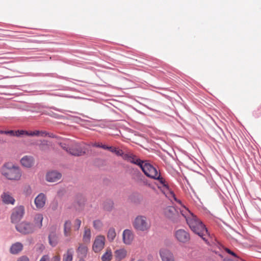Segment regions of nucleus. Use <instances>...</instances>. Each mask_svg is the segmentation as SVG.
Segmentation results:
<instances>
[{
	"instance_id": "nucleus-23",
	"label": "nucleus",
	"mask_w": 261,
	"mask_h": 261,
	"mask_svg": "<svg viewBox=\"0 0 261 261\" xmlns=\"http://www.w3.org/2000/svg\"><path fill=\"white\" fill-rule=\"evenodd\" d=\"M74 251L72 248L68 249L66 254H64L63 261H72Z\"/></svg>"
},
{
	"instance_id": "nucleus-47",
	"label": "nucleus",
	"mask_w": 261,
	"mask_h": 261,
	"mask_svg": "<svg viewBox=\"0 0 261 261\" xmlns=\"http://www.w3.org/2000/svg\"><path fill=\"white\" fill-rule=\"evenodd\" d=\"M34 133H35V131L31 132H28V134H27V136H35Z\"/></svg>"
},
{
	"instance_id": "nucleus-44",
	"label": "nucleus",
	"mask_w": 261,
	"mask_h": 261,
	"mask_svg": "<svg viewBox=\"0 0 261 261\" xmlns=\"http://www.w3.org/2000/svg\"><path fill=\"white\" fill-rule=\"evenodd\" d=\"M49 115L53 117H54L55 118H59V115L57 113H55L54 112H51L49 114Z\"/></svg>"
},
{
	"instance_id": "nucleus-42",
	"label": "nucleus",
	"mask_w": 261,
	"mask_h": 261,
	"mask_svg": "<svg viewBox=\"0 0 261 261\" xmlns=\"http://www.w3.org/2000/svg\"><path fill=\"white\" fill-rule=\"evenodd\" d=\"M49 258L48 255H44L40 258L39 261H49Z\"/></svg>"
},
{
	"instance_id": "nucleus-53",
	"label": "nucleus",
	"mask_w": 261,
	"mask_h": 261,
	"mask_svg": "<svg viewBox=\"0 0 261 261\" xmlns=\"http://www.w3.org/2000/svg\"><path fill=\"white\" fill-rule=\"evenodd\" d=\"M137 261H144V260H142V259H139V260H138Z\"/></svg>"
},
{
	"instance_id": "nucleus-38",
	"label": "nucleus",
	"mask_w": 261,
	"mask_h": 261,
	"mask_svg": "<svg viewBox=\"0 0 261 261\" xmlns=\"http://www.w3.org/2000/svg\"><path fill=\"white\" fill-rule=\"evenodd\" d=\"M81 224V221L79 219H76L74 222V229L75 230H78L80 228Z\"/></svg>"
},
{
	"instance_id": "nucleus-29",
	"label": "nucleus",
	"mask_w": 261,
	"mask_h": 261,
	"mask_svg": "<svg viewBox=\"0 0 261 261\" xmlns=\"http://www.w3.org/2000/svg\"><path fill=\"white\" fill-rule=\"evenodd\" d=\"M116 233L115 232V229L113 227H111L109 229L108 232L107 237H108V240L111 242L113 241L114 240V239L116 237Z\"/></svg>"
},
{
	"instance_id": "nucleus-9",
	"label": "nucleus",
	"mask_w": 261,
	"mask_h": 261,
	"mask_svg": "<svg viewBox=\"0 0 261 261\" xmlns=\"http://www.w3.org/2000/svg\"><path fill=\"white\" fill-rule=\"evenodd\" d=\"M124 160L133 164L138 166L141 168L145 160H142L133 154L125 153Z\"/></svg>"
},
{
	"instance_id": "nucleus-8",
	"label": "nucleus",
	"mask_w": 261,
	"mask_h": 261,
	"mask_svg": "<svg viewBox=\"0 0 261 261\" xmlns=\"http://www.w3.org/2000/svg\"><path fill=\"white\" fill-rule=\"evenodd\" d=\"M176 239L180 242L187 243L190 240L189 233L183 229H179L175 232Z\"/></svg>"
},
{
	"instance_id": "nucleus-19",
	"label": "nucleus",
	"mask_w": 261,
	"mask_h": 261,
	"mask_svg": "<svg viewBox=\"0 0 261 261\" xmlns=\"http://www.w3.org/2000/svg\"><path fill=\"white\" fill-rule=\"evenodd\" d=\"M3 202L6 204H14L15 200L8 192H4L1 195Z\"/></svg>"
},
{
	"instance_id": "nucleus-12",
	"label": "nucleus",
	"mask_w": 261,
	"mask_h": 261,
	"mask_svg": "<svg viewBox=\"0 0 261 261\" xmlns=\"http://www.w3.org/2000/svg\"><path fill=\"white\" fill-rule=\"evenodd\" d=\"M62 177V174L57 171L48 172L46 175V179L49 182H56Z\"/></svg>"
},
{
	"instance_id": "nucleus-48",
	"label": "nucleus",
	"mask_w": 261,
	"mask_h": 261,
	"mask_svg": "<svg viewBox=\"0 0 261 261\" xmlns=\"http://www.w3.org/2000/svg\"><path fill=\"white\" fill-rule=\"evenodd\" d=\"M40 133H42V134H43V133H44V132H40V131H39V130H36V131H35V133H34L35 136H39Z\"/></svg>"
},
{
	"instance_id": "nucleus-33",
	"label": "nucleus",
	"mask_w": 261,
	"mask_h": 261,
	"mask_svg": "<svg viewBox=\"0 0 261 261\" xmlns=\"http://www.w3.org/2000/svg\"><path fill=\"white\" fill-rule=\"evenodd\" d=\"M92 146L94 147L100 148L104 150H107V148H108V145L102 144L101 143L99 142H95L92 144Z\"/></svg>"
},
{
	"instance_id": "nucleus-25",
	"label": "nucleus",
	"mask_w": 261,
	"mask_h": 261,
	"mask_svg": "<svg viewBox=\"0 0 261 261\" xmlns=\"http://www.w3.org/2000/svg\"><path fill=\"white\" fill-rule=\"evenodd\" d=\"M114 207V202L110 199L106 200L103 203V208L105 210L111 212Z\"/></svg>"
},
{
	"instance_id": "nucleus-35",
	"label": "nucleus",
	"mask_w": 261,
	"mask_h": 261,
	"mask_svg": "<svg viewBox=\"0 0 261 261\" xmlns=\"http://www.w3.org/2000/svg\"><path fill=\"white\" fill-rule=\"evenodd\" d=\"M102 225V222L99 220H96L93 221V227L96 229H100Z\"/></svg>"
},
{
	"instance_id": "nucleus-43",
	"label": "nucleus",
	"mask_w": 261,
	"mask_h": 261,
	"mask_svg": "<svg viewBox=\"0 0 261 261\" xmlns=\"http://www.w3.org/2000/svg\"><path fill=\"white\" fill-rule=\"evenodd\" d=\"M61 258L59 256H54L51 259V261H60Z\"/></svg>"
},
{
	"instance_id": "nucleus-15",
	"label": "nucleus",
	"mask_w": 261,
	"mask_h": 261,
	"mask_svg": "<svg viewBox=\"0 0 261 261\" xmlns=\"http://www.w3.org/2000/svg\"><path fill=\"white\" fill-rule=\"evenodd\" d=\"M46 197L45 195L42 193H40L35 199L34 202L36 206L38 208H42L45 204Z\"/></svg>"
},
{
	"instance_id": "nucleus-34",
	"label": "nucleus",
	"mask_w": 261,
	"mask_h": 261,
	"mask_svg": "<svg viewBox=\"0 0 261 261\" xmlns=\"http://www.w3.org/2000/svg\"><path fill=\"white\" fill-rule=\"evenodd\" d=\"M40 75L43 76H51L53 77H57L61 79H64L65 77L62 76L58 75L55 73H41Z\"/></svg>"
},
{
	"instance_id": "nucleus-3",
	"label": "nucleus",
	"mask_w": 261,
	"mask_h": 261,
	"mask_svg": "<svg viewBox=\"0 0 261 261\" xmlns=\"http://www.w3.org/2000/svg\"><path fill=\"white\" fill-rule=\"evenodd\" d=\"M2 174L9 180H19L21 176L20 169L11 163H5L1 169Z\"/></svg>"
},
{
	"instance_id": "nucleus-5",
	"label": "nucleus",
	"mask_w": 261,
	"mask_h": 261,
	"mask_svg": "<svg viewBox=\"0 0 261 261\" xmlns=\"http://www.w3.org/2000/svg\"><path fill=\"white\" fill-rule=\"evenodd\" d=\"M25 213L24 206L19 205L15 207L12 211L10 216L11 222L15 225L22 219Z\"/></svg>"
},
{
	"instance_id": "nucleus-37",
	"label": "nucleus",
	"mask_w": 261,
	"mask_h": 261,
	"mask_svg": "<svg viewBox=\"0 0 261 261\" xmlns=\"http://www.w3.org/2000/svg\"><path fill=\"white\" fill-rule=\"evenodd\" d=\"M14 130H0V134L9 135L11 136H14Z\"/></svg>"
},
{
	"instance_id": "nucleus-13",
	"label": "nucleus",
	"mask_w": 261,
	"mask_h": 261,
	"mask_svg": "<svg viewBox=\"0 0 261 261\" xmlns=\"http://www.w3.org/2000/svg\"><path fill=\"white\" fill-rule=\"evenodd\" d=\"M20 163L24 167L31 168L35 163V160L32 156L24 155L20 160Z\"/></svg>"
},
{
	"instance_id": "nucleus-7",
	"label": "nucleus",
	"mask_w": 261,
	"mask_h": 261,
	"mask_svg": "<svg viewBox=\"0 0 261 261\" xmlns=\"http://www.w3.org/2000/svg\"><path fill=\"white\" fill-rule=\"evenodd\" d=\"M130 174L132 179L141 185H149L148 180L137 168H132Z\"/></svg>"
},
{
	"instance_id": "nucleus-39",
	"label": "nucleus",
	"mask_w": 261,
	"mask_h": 261,
	"mask_svg": "<svg viewBox=\"0 0 261 261\" xmlns=\"http://www.w3.org/2000/svg\"><path fill=\"white\" fill-rule=\"evenodd\" d=\"M224 250L227 253H228L229 254H230L232 256H234V257L237 258H238L239 257L237 255V254L234 253V252H233L232 251H231L230 249H229V248H224Z\"/></svg>"
},
{
	"instance_id": "nucleus-31",
	"label": "nucleus",
	"mask_w": 261,
	"mask_h": 261,
	"mask_svg": "<svg viewBox=\"0 0 261 261\" xmlns=\"http://www.w3.org/2000/svg\"><path fill=\"white\" fill-rule=\"evenodd\" d=\"M91 238V231L89 229H85L83 236V240L85 242H89Z\"/></svg>"
},
{
	"instance_id": "nucleus-49",
	"label": "nucleus",
	"mask_w": 261,
	"mask_h": 261,
	"mask_svg": "<svg viewBox=\"0 0 261 261\" xmlns=\"http://www.w3.org/2000/svg\"><path fill=\"white\" fill-rule=\"evenodd\" d=\"M5 142H6V141L0 137V143H4Z\"/></svg>"
},
{
	"instance_id": "nucleus-52",
	"label": "nucleus",
	"mask_w": 261,
	"mask_h": 261,
	"mask_svg": "<svg viewBox=\"0 0 261 261\" xmlns=\"http://www.w3.org/2000/svg\"><path fill=\"white\" fill-rule=\"evenodd\" d=\"M219 255L221 257H222V258L223 257L222 255H221V254H219Z\"/></svg>"
},
{
	"instance_id": "nucleus-46",
	"label": "nucleus",
	"mask_w": 261,
	"mask_h": 261,
	"mask_svg": "<svg viewBox=\"0 0 261 261\" xmlns=\"http://www.w3.org/2000/svg\"><path fill=\"white\" fill-rule=\"evenodd\" d=\"M257 112H253V116L255 117V118H258L259 115H260V112H259V111H257Z\"/></svg>"
},
{
	"instance_id": "nucleus-32",
	"label": "nucleus",
	"mask_w": 261,
	"mask_h": 261,
	"mask_svg": "<svg viewBox=\"0 0 261 261\" xmlns=\"http://www.w3.org/2000/svg\"><path fill=\"white\" fill-rule=\"evenodd\" d=\"M14 136L17 137H22L24 136H27L28 134V131L23 129H18L17 130H14Z\"/></svg>"
},
{
	"instance_id": "nucleus-2",
	"label": "nucleus",
	"mask_w": 261,
	"mask_h": 261,
	"mask_svg": "<svg viewBox=\"0 0 261 261\" xmlns=\"http://www.w3.org/2000/svg\"><path fill=\"white\" fill-rule=\"evenodd\" d=\"M185 217L191 230L195 234L198 235L207 245L211 246L210 242L206 237V236L210 237V233L203 222L193 215L191 217Z\"/></svg>"
},
{
	"instance_id": "nucleus-30",
	"label": "nucleus",
	"mask_w": 261,
	"mask_h": 261,
	"mask_svg": "<svg viewBox=\"0 0 261 261\" xmlns=\"http://www.w3.org/2000/svg\"><path fill=\"white\" fill-rule=\"evenodd\" d=\"M77 251L80 253L83 257H85L87 255L88 248L86 246L83 245H80L77 249Z\"/></svg>"
},
{
	"instance_id": "nucleus-41",
	"label": "nucleus",
	"mask_w": 261,
	"mask_h": 261,
	"mask_svg": "<svg viewBox=\"0 0 261 261\" xmlns=\"http://www.w3.org/2000/svg\"><path fill=\"white\" fill-rule=\"evenodd\" d=\"M16 261H30L29 258L25 255L19 257Z\"/></svg>"
},
{
	"instance_id": "nucleus-50",
	"label": "nucleus",
	"mask_w": 261,
	"mask_h": 261,
	"mask_svg": "<svg viewBox=\"0 0 261 261\" xmlns=\"http://www.w3.org/2000/svg\"><path fill=\"white\" fill-rule=\"evenodd\" d=\"M136 110V111H137V112H138V113H140V114H142V113L141 111H139V110Z\"/></svg>"
},
{
	"instance_id": "nucleus-10",
	"label": "nucleus",
	"mask_w": 261,
	"mask_h": 261,
	"mask_svg": "<svg viewBox=\"0 0 261 261\" xmlns=\"http://www.w3.org/2000/svg\"><path fill=\"white\" fill-rule=\"evenodd\" d=\"M105 238L104 237L100 236L97 237L93 244V250L97 253L101 251L104 247Z\"/></svg>"
},
{
	"instance_id": "nucleus-24",
	"label": "nucleus",
	"mask_w": 261,
	"mask_h": 261,
	"mask_svg": "<svg viewBox=\"0 0 261 261\" xmlns=\"http://www.w3.org/2000/svg\"><path fill=\"white\" fill-rule=\"evenodd\" d=\"M43 217V215L41 214L36 215L34 218L35 226H36L39 228H40L42 226V220Z\"/></svg>"
},
{
	"instance_id": "nucleus-45",
	"label": "nucleus",
	"mask_w": 261,
	"mask_h": 261,
	"mask_svg": "<svg viewBox=\"0 0 261 261\" xmlns=\"http://www.w3.org/2000/svg\"><path fill=\"white\" fill-rule=\"evenodd\" d=\"M50 109L54 110L56 111L60 112H63V110L58 109L57 108H56L55 107H50Z\"/></svg>"
},
{
	"instance_id": "nucleus-28",
	"label": "nucleus",
	"mask_w": 261,
	"mask_h": 261,
	"mask_svg": "<svg viewBox=\"0 0 261 261\" xmlns=\"http://www.w3.org/2000/svg\"><path fill=\"white\" fill-rule=\"evenodd\" d=\"M112 253L111 249H108L101 256L102 261H110L112 259Z\"/></svg>"
},
{
	"instance_id": "nucleus-18",
	"label": "nucleus",
	"mask_w": 261,
	"mask_h": 261,
	"mask_svg": "<svg viewBox=\"0 0 261 261\" xmlns=\"http://www.w3.org/2000/svg\"><path fill=\"white\" fill-rule=\"evenodd\" d=\"M85 153V151L79 145L71 146L69 151V153L74 156H81Z\"/></svg>"
},
{
	"instance_id": "nucleus-22",
	"label": "nucleus",
	"mask_w": 261,
	"mask_h": 261,
	"mask_svg": "<svg viewBox=\"0 0 261 261\" xmlns=\"http://www.w3.org/2000/svg\"><path fill=\"white\" fill-rule=\"evenodd\" d=\"M107 150L115 153L117 156L122 157L123 159L124 160V156L125 153L122 149H119L118 148L114 146H108V148H107Z\"/></svg>"
},
{
	"instance_id": "nucleus-14",
	"label": "nucleus",
	"mask_w": 261,
	"mask_h": 261,
	"mask_svg": "<svg viewBox=\"0 0 261 261\" xmlns=\"http://www.w3.org/2000/svg\"><path fill=\"white\" fill-rule=\"evenodd\" d=\"M177 211L173 206H169L165 210V214L167 217L174 221L177 216Z\"/></svg>"
},
{
	"instance_id": "nucleus-51",
	"label": "nucleus",
	"mask_w": 261,
	"mask_h": 261,
	"mask_svg": "<svg viewBox=\"0 0 261 261\" xmlns=\"http://www.w3.org/2000/svg\"><path fill=\"white\" fill-rule=\"evenodd\" d=\"M79 261H85L84 259L82 258H80Z\"/></svg>"
},
{
	"instance_id": "nucleus-36",
	"label": "nucleus",
	"mask_w": 261,
	"mask_h": 261,
	"mask_svg": "<svg viewBox=\"0 0 261 261\" xmlns=\"http://www.w3.org/2000/svg\"><path fill=\"white\" fill-rule=\"evenodd\" d=\"M61 147L67 152L69 153L70 149L71 146H70L68 144L66 143L62 142L60 143Z\"/></svg>"
},
{
	"instance_id": "nucleus-6",
	"label": "nucleus",
	"mask_w": 261,
	"mask_h": 261,
	"mask_svg": "<svg viewBox=\"0 0 261 261\" xmlns=\"http://www.w3.org/2000/svg\"><path fill=\"white\" fill-rule=\"evenodd\" d=\"M146 217L143 216H137L133 223L135 229L140 231H145L150 228V225L146 221Z\"/></svg>"
},
{
	"instance_id": "nucleus-26",
	"label": "nucleus",
	"mask_w": 261,
	"mask_h": 261,
	"mask_svg": "<svg viewBox=\"0 0 261 261\" xmlns=\"http://www.w3.org/2000/svg\"><path fill=\"white\" fill-rule=\"evenodd\" d=\"M72 223L70 220H66L64 224V234L66 237L69 236V231L71 230Z\"/></svg>"
},
{
	"instance_id": "nucleus-1",
	"label": "nucleus",
	"mask_w": 261,
	"mask_h": 261,
	"mask_svg": "<svg viewBox=\"0 0 261 261\" xmlns=\"http://www.w3.org/2000/svg\"><path fill=\"white\" fill-rule=\"evenodd\" d=\"M140 168L146 176L158 180L160 184L162 185V187L158 186V188L160 189L166 196L169 195L175 200H176L174 192L170 189L165 179L161 175V173L158 172L155 167L150 164L148 161L145 160Z\"/></svg>"
},
{
	"instance_id": "nucleus-20",
	"label": "nucleus",
	"mask_w": 261,
	"mask_h": 261,
	"mask_svg": "<svg viewBox=\"0 0 261 261\" xmlns=\"http://www.w3.org/2000/svg\"><path fill=\"white\" fill-rule=\"evenodd\" d=\"M23 249V245L20 242L13 244L10 249V252L12 254H17Z\"/></svg>"
},
{
	"instance_id": "nucleus-4",
	"label": "nucleus",
	"mask_w": 261,
	"mask_h": 261,
	"mask_svg": "<svg viewBox=\"0 0 261 261\" xmlns=\"http://www.w3.org/2000/svg\"><path fill=\"white\" fill-rule=\"evenodd\" d=\"M15 229L22 234L26 235L33 233L35 231V227L34 223L23 221L15 225Z\"/></svg>"
},
{
	"instance_id": "nucleus-40",
	"label": "nucleus",
	"mask_w": 261,
	"mask_h": 261,
	"mask_svg": "<svg viewBox=\"0 0 261 261\" xmlns=\"http://www.w3.org/2000/svg\"><path fill=\"white\" fill-rule=\"evenodd\" d=\"M24 192L26 196H29L32 193V190L30 187V186H28L25 188V190H24Z\"/></svg>"
},
{
	"instance_id": "nucleus-21",
	"label": "nucleus",
	"mask_w": 261,
	"mask_h": 261,
	"mask_svg": "<svg viewBox=\"0 0 261 261\" xmlns=\"http://www.w3.org/2000/svg\"><path fill=\"white\" fill-rule=\"evenodd\" d=\"M116 259L117 261H121L124 258L127 254L126 251L123 249H117L115 251Z\"/></svg>"
},
{
	"instance_id": "nucleus-17",
	"label": "nucleus",
	"mask_w": 261,
	"mask_h": 261,
	"mask_svg": "<svg viewBox=\"0 0 261 261\" xmlns=\"http://www.w3.org/2000/svg\"><path fill=\"white\" fill-rule=\"evenodd\" d=\"M48 238L49 244L53 247H56L59 243V236L55 230L50 232Z\"/></svg>"
},
{
	"instance_id": "nucleus-27",
	"label": "nucleus",
	"mask_w": 261,
	"mask_h": 261,
	"mask_svg": "<svg viewBox=\"0 0 261 261\" xmlns=\"http://www.w3.org/2000/svg\"><path fill=\"white\" fill-rule=\"evenodd\" d=\"M129 200L131 202L136 204H139L141 201V198L137 194H132L129 196Z\"/></svg>"
},
{
	"instance_id": "nucleus-11",
	"label": "nucleus",
	"mask_w": 261,
	"mask_h": 261,
	"mask_svg": "<svg viewBox=\"0 0 261 261\" xmlns=\"http://www.w3.org/2000/svg\"><path fill=\"white\" fill-rule=\"evenodd\" d=\"M160 254L162 261H174L173 253L168 249H161L160 250Z\"/></svg>"
},
{
	"instance_id": "nucleus-16",
	"label": "nucleus",
	"mask_w": 261,
	"mask_h": 261,
	"mask_svg": "<svg viewBox=\"0 0 261 261\" xmlns=\"http://www.w3.org/2000/svg\"><path fill=\"white\" fill-rule=\"evenodd\" d=\"M123 241L124 244L129 245L134 239V236L131 230L126 229H125L122 234Z\"/></svg>"
}]
</instances>
